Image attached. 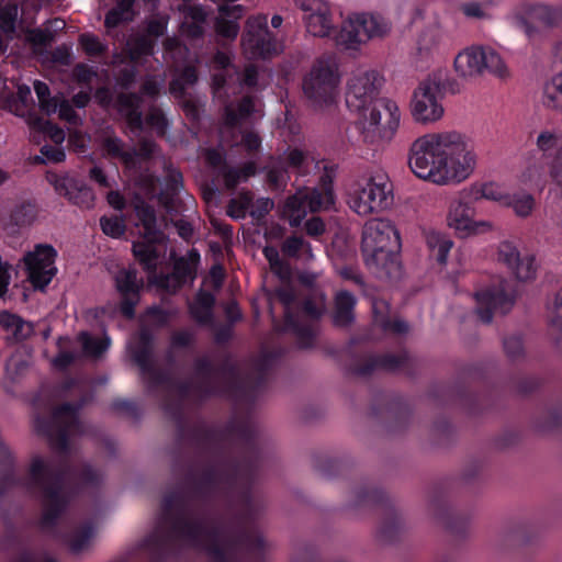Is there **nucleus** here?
I'll return each mask as SVG.
<instances>
[{"label":"nucleus","instance_id":"39448f33","mask_svg":"<svg viewBox=\"0 0 562 562\" xmlns=\"http://www.w3.org/2000/svg\"><path fill=\"white\" fill-rule=\"evenodd\" d=\"M257 468L256 459L249 458L241 462H218L199 471L191 469L184 481V488L193 497L207 496L214 493H234L243 505L241 521L251 516L249 485Z\"/></svg>","mask_w":562,"mask_h":562},{"label":"nucleus","instance_id":"2eb2a0df","mask_svg":"<svg viewBox=\"0 0 562 562\" xmlns=\"http://www.w3.org/2000/svg\"><path fill=\"white\" fill-rule=\"evenodd\" d=\"M243 44L257 58L267 59L278 54L277 44L268 29L266 15L247 19Z\"/></svg>","mask_w":562,"mask_h":562},{"label":"nucleus","instance_id":"e2e57ef3","mask_svg":"<svg viewBox=\"0 0 562 562\" xmlns=\"http://www.w3.org/2000/svg\"><path fill=\"white\" fill-rule=\"evenodd\" d=\"M533 203L535 200L530 194H525L521 198H514L508 202V204L514 206L516 214L519 216H527L531 212Z\"/></svg>","mask_w":562,"mask_h":562},{"label":"nucleus","instance_id":"aec40b11","mask_svg":"<svg viewBox=\"0 0 562 562\" xmlns=\"http://www.w3.org/2000/svg\"><path fill=\"white\" fill-rule=\"evenodd\" d=\"M140 237L143 240L133 241L132 252L143 269L150 274L157 271V261L160 257L155 245L165 244L168 238L162 231L161 237L158 235H148L146 237L145 229L140 233Z\"/></svg>","mask_w":562,"mask_h":562},{"label":"nucleus","instance_id":"bf43d9fd","mask_svg":"<svg viewBox=\"0 0 562 562\" xmlns=\"http://www.w3.org/2000/svg\"><path fill=\"white\" fill-rule=\"evenodd\" d=\"M79 42L83 48V50L89 56H98L105 52V46L101 44L97 36L90 34H81L79 37Z\"/></svg>","mask_w":562,"mask_h":562},{"label":"nucleus","instance_id":"680f3d73","mask_svg":"<svg viewBox=\"0 0 562 562\" xmlns=\"http://www.w3.org/2000/svg\"><path fill=\"white\" fill-rule=\"evenodd\" d=\"M504 349L510 361L519 360L524 356V346L519 337L506 338Z\"/></svg>","mask_w":562,"mask_h":562},{"label":"nucleus","instance_id":"5fc2aeb1","mask_svg":"<svg viewBox=\"0 0 562 562\" xmlns=\"http://www.w3.org/2000/svg\"><path fill=\"white\" fill-rule=\"evenodd\" d=\"M146 122L155 127L159 135H165L168 127V120L161 109L151 106L146 116Z\"/></svg>","mask_w":562,"mask_h":562},{"label":"nucleus","instance_id":"3c124183","mask_svg":"<svg viewBox=\"0 0 562 562\" xmlns=\"http://www.w3.org/2000/svg\"><path fill=\"white\" fill-rule=\"evenodd\" d=\"M100 224L103 233L111 237H120L125 233L126 225L122 218L119 217H101Z\"/></svg>","mask_w":562,"mask_h":562},{"label":"nucleus","instance_id":"412c9836","mask_svg":"<svg viewBox=\"0 0 562 562\" xmlns=\"http://www.w3.org/2000/svg\"><path fill=\"white\" fill-rule=\"evenodd\" d=\"M54 188L59 195L81 207H90L94 201V194L85 182L71 177H56Z\"/></svg>","mask_w":562,"mask_h":562},{"label":"nucleus","instance_id":"f03ea898","mask_svg":"<svg viewBox=\"0 0 562 562\" xmlns=\"http://www.w3.org/2000/svg\"><path fill=\"white\" fill-rule=\"evenodd\" d=\"M474 156L457 133L429 134L411 147L408 165L420 179L438 184L465 179L474 168Z\"/></svg>","mask_w":562,"mask_h":562},{"label":"nucleus","instance_id":"dca6fc26","mask_svg":"<svg viewBox=\"0 0 562 562\" xmlns=\"http://www.w3.org/2000/svg\"><path fill=\"white\" fill-rule=\"evenodd\" d=\"M166 413L175 423L178 440L182 445L206 448L217 442L222 437V434L210 429L204 423H195L191 426H187L178 407L168 404L166 406Z\"/></svg>","mask_w":562,"mask_h":562},{"label":"nucleus","instance_id":"7ed1b4c3","mask_svg":"<svg viewBox=\"0 0 562 562\" xmlns=\"http://www.w3.org/2000/svg\"><path fill=\"white\" fill-rule=\"evenodd\" d=\"M382 78L375 71H363L348 82L346 103L358 112L363 140L379 144L390 140L398 127L397 106L385 98H376Z\"/></svg>","mask_w":562,"mask_h":562},{"label":"nucleus","instance_id":"b1692460","mask_svg":"<svg viewBox=\"0 0 562 562\" xmlns=\"http://www.w3.org/2000/svg\"><path fill=\"white\" fill-rule=\"evenodd\" d=\"M279 301L284 305V323L285 327L291 329L300 339L301 344L306 347L312 340L313 333L308 326L300 324L296 317L291 313L290 307L295 301L296 296L291 286L279 288L276 291Z\"/></svg>","mask_w":562,"mask_h":562},{"label":"nucleus","instance_id":"6e6552de","mask_svg":"<svg viewBox=\"0 0 562 562\" xmlns=\"http://www.w3.org/2000/svg\"><path fill=\"white\" fill-rule=\"evenodd\" d=\"M356 505H379L382 521L379 537L385 543L400 541L406 532V525L402 514L393 506L387 495L380 490L362 487L357 491Z\"/></svg>","mask_w":562,"mask_h":562},{"label":"nucleus","instance_id":"9d476101","mask_svg":"<svg viewBox=\"0 0 562 562\" xmlns=\"http://www.w3.org/2000/svg\"><path fill=\"white\" fill-rule=\"evenodd\" d=\"M454 68L463 77L479 76L485 70L499 78H506L508 75L507 67L497 53L480 47L459 53L454 59Z\"/></svg>","mask_w":562,"mask_h":562},{"label":"nucleus","instance_id":"f704fd0d","mask_svg":"<svg viewBox=\"0 0 562 562\" xmlns=\"http://www.w3.org/2000/svg\"><path fill=\"white\" fill-rule=\"evenodd\" d=\"M20 16L21 12L16 2L9 1L4 4L0 2V31L8 34L9 38L16 37Z\"/></svg>","mask_w":562,"mask_h":562},{"label":"nucleus","instance_id":"69168bd1","mask_svg":"<svg viewBox=\"0 0 562 562\" xmlns=\"http://www.w3.org/2000/svg\"><path fill=\"white\" fill-rule=\"evenodd\" d=\"M138 146L139 148L136 150L135 158L139 157L144 160H149L158 148L156 142L147 137H142L138 140Z\"/></svg>","mask_w":562,"mask_h":562},{"label":"nucleus","instance_id":"473e14b6","mask_svg":"<svg viewBox=\"0 0 562 562\" xmlns=\"http://www.w3.org/2000/svg\"><path fill=\"white\" fill-rule=\"evenodd\" d=\"M356 301L351 293L341 291L336 296L334 324L338 327H347L353 322V307Z\"/></svg>","mask_w":562,"mask_h":562},{"label":"nucleus","instance_id":"c9c22d12","mask_svg":"<svg viewBox=\"0 0 562 562\" xmlns=\"http://www.w3.org/2000/svg\"><path fill=\"white\" fill-rule=\"evenodd\" d=\"M304 204L302 190H299L295 194L288 196L285 200L282 216L289 218V223L292 227L300 226L303 218L306 216Z\"/></svg>","mask_w":562,"mask_h":562},{"label":"nucleus","instance_id":"49530a36","mask_svg":"<svg viewBox=\"0 0 562 562\" xmlns=\"http://www.w3.org/2000/svg\"><path fill=\"white\" fill-rule=\"evenodd\" d=\"M169 18L167 15H159L156 18L147 19L144 24V34L148 35L149 38H157L164 36L167 30Z\"/></svg>","mask_w":562,"mask_h":562},{"label":"nucleus","instance_id":"0eeeda50","mask_svg":"<svg viewBox=\"0 0 562 562\" xmlns=\"http://www.w3.org/2000/svg\"><path fill=\"white\" fill-rule=\"evenodd\" d=\"M90 398L82 397L76 404L64 403L54 408L49 420L35 418V430L47 438L49 446L59 453L68 451V436L77 427V413Z\"/></svg>","mask_w":562,"mask_h":562},{"label":"nucleus","instance_id":"864d4df0","mask_svg":"<svg viewBox=\"0 0 562 562\" xmlns=\"http://www.w3.org/2000/svg\"><path fill=\"white\" fill-rule=\"evenodd\" d=\"M93 537V527L86 525L70 541L69 547L74 553H80L89 544V541Z\"/></svg>","mask_w":562,"mask_h":562},{"label":"nucleus","instance_id":"1a4fd4ad","mask_svg":"<svg viewBox=\"0 0 562 562\" xmlns=\"http://www.w3.org/2000/svg\"><path fill=\"white\" fill-rule=\"evenodd\" d=\"M154 330L148 325H140L135 341L128 346L132 361L139 368L143 375H147L153 386L170 382L168 371L154 366Z\"/></svg>","mask_w":562,"mask_h":562},{"label":"nucleus","instance_id":"a211bd4d","mask_svg":"<svg viewBox=\"0 0 562 562\" xmlns=\"http://www.w3.org/2000/svg\"><path fill=\"white\" fill-rule=\"evenodd\" d=\"M116 289L121 294L120 311L128 319L135 316V306L140 300L143 280L137 279L136 269L120 270L115 277Z\"/></svg>","mask_w":562,"mask_h":562},{"label":"nucleus","instance_id":"4be33fe9","mask_svg":"<svg viewBox=\"0 0 562 562\" xmlns=\"http://www.w3.org/2000/svg\"><path fill=\"white\" fill-rule=\"evenodd\" d=\"M541 540V528L528 520H520L509 525L504 533V546L526 547L536 546Z\"/></svg>","mask_w":562,"mask_h":562},{"label":"nucleus","instance_id":"f3484780","mask_svg":"<svg viewBox=\"0 0 562 562\" xmlns=\"http://www.w3.org/2000/svg\"><path fill=\"white\" fill-rule=\"evenodd\" d=\"M430 510L454 540L462 541L469 537V516L454 513L443 498L438 496L431 497Z\"/></svg>","mask_w":562,"mask_h":562},{"label":"nucleus","instance_id":"774afa93","mask_svg":"<svg viewBox=\"0 0 562 562\" xmlns=\"http://www.w3.org/2000/svg\"><path fill=\"white\" fill-rule=\"evenodd\" d=\"M544 94L547 105L557 108L559 105L560 98H562V82L560 85H555L554 82L546 85Z\"/></svg>","mask_w":562,"mask_h":562},{"label":"nucleus","instance_id":"603ef678","mask_svg":"<svg viewBox=\"0 0 562 562\" xmlns=\"http://www.w3.org/2000/svg\"><path fill=\"white\" fill-rule=\"evenodd\" d=\"M228 431L231 435L249 440L255 436L256 427L251 420H233L228 426Z\"/></svg>","mask_w":562,"mask_h":562},{"label":"nucleus","instance_id":"58836bf2","mask_svg":"<svg viewBox=\"0 0 562 562\" xmlns=\"http://www.w3.org/2000/svg\"><path fill=\"white\" fill-rule=\"evenodd\" d=\"M331 27V21L327 12H315L307 18L306 29L314 36H329Z\"/></svg>","mask_w":562,"mask_h":562},{"label":"nucleus","instance_id":"393cba45","mask_svg":"<svg viewBox=\"0 0 562 562\" xmlns=\"http://www.w3.org/2000/svg\"><path fill=\"white\" fill-rule=\"evenodd\" d=\"M334 40L336 46L341 49H358L361 44L367 42L361 26L356 21V14L342 22Z\"/></svg>","mask_w":562,"mask_h":562},{"label":"nucleus","instance_id":"a19ab883","mask_svg":"<svg viewBox=\"0 0 562 562\" xmlns=\"http://www.w3.org/2000/svg\"><path fill=\"white\" fill-rule=\"evenodd\" d=\"M370 199L375 212H379L386 205L387 190L385 184H378L373 179H369L367 184L361 188Z\"/></svg>","mask_w":562,"mask_h":562},{"label":"nucleus","instance_id":"c03bdc74","mask_svg":"<svg viewBox=\"0 0 562 562\" xmlns=\"http://www.w3.org/2000/svg\"><path fill=\"white\" fill-rule=\"evenodd\" d=\"M378 371H381L378 355L363 358L350 369L353 375L362 379H368Z\"/></svg>","mask_w":562,"mask_h":562},{"label":"nucleus","instance_id":"9b49d317","mask_svg":"<svg viewBox=\"0 0 562 562\" xmlns=\"http://www.w3.org/2000/svg\"><path fill=\"white\" fill-rule=\"evenodd\" d=\"M338 82L336 64L329 59H317L303 80V91L314 102L327 103L333 100Z\"/></svg>","mask_w":562,"mask_h":562},{"label":"nucleus","instance_id":"c85d7f7f","mask_svg":"<svg viewBox=\"0 0 562 562\" xmlns=\"http://www.w3.org/2000/svg\"><path fill=\"white\" fill-rule=\"evenodd\" d=\"M356 21L361 26L363 37L368 42L372 37H382L390 32V23L380 14L359 13Z\"/></svg>","mask_w":562,"mask_h":562},{"label":"nucleus","instance_id":"72a5a7b5","mask_svg":"<svg viewBox=\"0 0 562 562\" xmlns=\"http://www.w3.org/2000/svg\"><path fill=\"white\" fill-rule=\"evenodd\" d=\"M102 148L106 151V155L112 158H119L127 168L136 166L135 154L136 149L124 150V143L116 136H108L102 140Z\"/></svg>","mask_w":562,"mask_h":562},{"label":"nucleus","instance_id":"a18cd8bd","mask_svg":"<svg viewBox=\"0 0 562 562\" xmlns=\"http://www.w3.org/2000/svg\"><path fill=\"white\" fill-rule=\"evenodd\" d=\"M142 103V95L135 92H121L116 95L117 110L123 114L140 110Z\"/></svg>","mask_w":562,"mask_h":562},{"label":"nucleus","instance_id":"5701e85b","mask_svg":"<svg viewBox=\"0 0 562 562\" xmlns=\"http://www.w3.org/2000/svg\"><path fill=\"white\" fill-rule=\"evenodd\" d=\"M561 15L546 5H528L517 14L518 22L526 29V33L532 35L540 25L553 26L558 24Z\"/></svg>","mask_w":562,"mask_h":562},{"label":"nucleus","instance_id":"c756f323","mask_svg":"<svg viewBox=\"0 0 562 562\" xmlns=\"http://www.w3.org/2000/svg\"><path fill=\"white\" fill-rule=\"evenodd\" d=\"M199 81L198 69L193 65H186L179 74L169 81L168 90L176 99L187 97V89Z\"/></svg>","mask_w":562,"mask_h":562},{"label":"nucleus","instance_id":"4468645a","mask_svg":"<svg viewBox=\"0 0 562 562\" xmlns=\"http://www.w3.org/2000/svg\"><path fill=\"white\" fill-rule=\"evenodd\" d=\"M475 296L484 305L479 307L476 313L483 323L488 324L492 322L493 312L506 314L513 307L516 301V290L512 282L499 279L497 284L482 293H476Z\"/></svg>","mask_w":562,"mask_h":562},{"label":"nucleus","instance_id":"13d9d810","mask_svg":"<svg viewBox=\"0 0 562 562\" xmlns=\"http://www.w3.org/2000/svg\"><path fill=\"white\" fill-rule=\"evenodd\" d=\"M54 40V34L48 29H31L26 31V41L33 46H47Z\"/></svg>","mask_w":562,"mask_h":562},{"label":"nucleus","instance_id":"ea45409f","mask_svg":"<svg viewBox=\"0 0 562 562\" xmlns=\"http://www.w3.org/2000/svg\"><path fill=\"white\" fill-rule=\"evenodd\" d=\"M551 329L554 335L555 346L562 353V288L555 294L553 301Z\"/></svg>","mask_w":562,"mask_h":562},{"label":"nucleus","instance_id":"7c9ffc66","mask_svg":"<svg viewBox=\"0 0 562 562\" xmlns=\"http://www.w3.org/2000/svg\"><path fill=\"white\" fill-rule=\"evenodd\" d=\"M0 327L4 330H11L15 341L27 339L34 330L32 323L25 322L19 315L8 311L0 312Z\"/></svg>","mask_w":562,"mask_h":562},{"label":"nucleus","instance_id":"f257e3e1","mask_svg":"<svg viewBox=\"0 0 562 562\" xmlns=\"http://www.w3.org/2000/svg\"><path fill=\"white\" fill-rule=\"evenodd\" d=\"M218 531L213 522L195 514L183 492H172L165 496L161 515L151 541L161 548L191 547L207 551L216 562H226V554L239 548L247 551H261L266 541L257 529H245L234 538L217 544Z\"/></svg>","mask_w":562,"mask_h":562},{"label":"nucleus","instance_id":"09e8293b","mask_svg":"<svg viewBox=\"0 0 562 562\" xmlns=\"http://www.w3.org/2000/svg\"><path fill=\"white\" fill-rule=\"evenodd\" d=\"M214 26L218 35L229 40L236 38L239 32V24L222 14L215 19Z\"/></svg>","mask_w":562,"mask_h":562},{"label":"nucleus","instance_id":"cd10ccee","mask_svg":"<svg viewBox=\"0 0 562 562\" xmlns=\"http://www.w3.org/2000/svg\"><path fill=\"white\" fill-rule=\"evenodd\" d=\"M215 296L207 291L199 290L194 301L190 304V314L200 325H210L213 323V307Z\"/></svg>","mask_w":562,"mask_h":562},{"label":"nucleus","instance_id":"4c0bfd02","mask_svg":"<svg viewBox=\"0 0 562 562\" xmlns=\"http://www.w3.org/2000/svg\"><path fill=\"white\" fill-rule=\"evenodd\" d=\"M155 40L149 38L148 35L144 33H137L132 36L127 45L130 47V58L134 61L138 60L143 56H149L154 54Z\"/></svg>","mask_w":562,"mask_h":562},{"label":"nucleus","instance_id":"6e6d98bb","mask_svg":"<svg viewBox=\"0 0 562 562\" xmlns=\"http://www.w3.org/2000/svg\"><path fill=\"white\" fill-rule=\"evenodd\" d=\"M351 207L359 215H369L375 213L370 199L361 189H359L351 199Z\"/></svg>","mask_w":562,"mask_h":562},{"label":"nucleus","instance_id":"bb28decb","mask_svg":"<svg viewBox=\"0 0 562 562\" xmlns=\"http://www.w3.org/2000/svg\"><path fill=\"white\" fill-rule=\"evenodd\" d=\"M132 206L145 229V236L158 235L161 237V229L157 227V215L154 206L146 203L139 193H134Z\"/></svg>","mask_w":562,"mask_h":562},{"label":"nucleus","instance_id":"338daca9","mask_svg":"<svg viewBox=\"0 0 562 562\" xmlns=\"http://www.w3.org/2000/svg\"><path fill=\"white\" fill-rule=\"evenodd\" d=\"M550 176L562 194V146L559 148L552 161Z\"/></svg>","mask_w":562,"mask_h":562},{"label":"nucleus","instance_id":"79ce46f5","mask_svg":"<svg viewBox=\"0 0 562 562\" xmlns=\"http://www.w3.org/2000/svg\"><path fill=\"white\" fill-rule=\"evenodd\" d=\"M103 474L92 465L85 463L75 475V481L81 487H97L101 484Z\"/></svg>","mask_w":562,"mask_h":562},{"label":"nucleus","instance_id":"8fccbe9b","mask_svg":"<svg viewBox=\"0 0 562 562\" xmlns=\"http://www.w3.org/2000/svg\"><path fill=\"white\" fill-rule=\"evenodd\" d=\"M148 282L157 285L158 288L169 292L176 293L181 286L180 282L177 281L172 273L170 274H157V271L148 274Z\"/></svg>","mask_w":562,"mask_h":562},{"label":"nucleus","instance_id":"de8ad7c7","mask_svg":"<svg viewBox=\"0 0 562 562\" xmlns=\"http://www.w3.org/2000/svg\"><path fill=\"white\" fill-rule=\"evenodd\" d=\"M179 12L183 13L192 24L204 25L207 21L209 13L201 4H181L178 7Z\"/></svg>","mask_w":562,"mask_h":562},{"label":"nucleus","instance_id":"e433bc0d","mask_svg":"<svg viewBox=\"0 0 562 562\" xmlns=\"http://www.w3.org/2000/svg\"><path fill=\"white\" fill-rule=\"evenodd\" d=\"M189 259L180 257L175 260L172 274L177 281L180 282V286L187 281L188 278L193 279L195 277L194 266L199 261V254L192 249L188 254Z\"/></svg>","mask_w":562,"mask_h":562},{"label":"nucleus","instance_id":"4d7b16f0","mask_svg":"<svg viewBox=\"0 0 562 562\" xmlns=\"http://www.w3.org/2000/svg\"><path fill=\"white\" fill-rule=\"evenodd\" d=\"M351 207L359 215H369L375 213L370 199L361 189H359L351 199Z\"/></svg>","mask_w":562,"mask_h":562},{"label":"nucleus","instance_id":"0e129e2a","mask_svg":"<svg viewBox=\"0 0 562 562\" xmlns=\"http://www.w3.org/2000/svg\"><path fill=\"white\" fill-rule=\"evenodd\" d=\"M179 105L184 112L186 116L192 121L198 122L200 120V105L199 102L193 98L179 99Z\"/></svg>","mask_w":562,"mask_h":562},{"label":"nucleus","instance_id":"423d86ee","mask_svg":"<svg viewBox=\"0 0 562 562\" xmlns=\"http://www.w3.org/2000/svg\"><path fill=\"white\" fill-rule=\"evenodd\" d=\"M400 247V234L389 221L374 218L364 225L361 251L378 278L393 281L402 277Z\"/></svg>","mask_w":562,"mask_h":562},{"label":"nucleus","instance_id":"6ab92c4d","mask_svg":"<svg viewBox=\"0 0 562 562\" xmlns=\"http://www.w3.org/2000/svg\"><path fill=\"white\" fill-rule=\"evenodd\" d=\"M498 260L505 263L519 281H528L536 276L535 258L532 256L521 257L518 248L510 241L499 244Z\"/></svg>","mask_w":562,"mask_h":562},{"label":"nucleus","instance_id":"37998d69","mask_svg":"<svg viewBox=\"0 0 562 562\" xmlns=\"http://www.w3.org/2000/svg\"><path fill=\"white\" fill-rule=\"evenodd\" d=\"M252 202V194L250 191H241L238 199H231L227 205V215L232 218H243L246 215V210Z\"/></svg>","mask_w":562,"mask_h":562},{"label":"nucleus","instance_id":"2f4dec72","mask_svg":"<svg viewBox=\"0 0 562 562\" xmlns=\"http://www.w3.org/2000/svg\"><path fill=\"white\" fill-rule=\"evenodd\" d=\"M381 371L395 372L398 369H404L407 373H411L417 368V362L411 357L408 351L402 350L397 355L383 353L378 355Z\"/></svg>","mask_w":562,"mask_h":562},{"label":"nucleus","instance_id":"052dcab7","mask_svg":"<svg viewBox=\"0 0 562 562\" xmlns=\"http://www.w3.org/2000/svg\"><path fill=\"white\" fill-rule=\"evenodd\" d=\"M97 75L92 67L83 63L77 64L72 69V77L79 85H89Z\"/></svg>","mask_w":562,"mask_h":562},{"label":"nucleus","instance_id":"20e7f679","mask_svg":"<svg viewBox=\"0 0 562 562\" xmlns=\"http://www.w3.org/2000/svg\"><path fill=\"white\" fill-rule=\"evenodd\" d=\"M272 362L271 353H262L254 360L250 372L243 380H238L235 366L228 361L221 367H214L206 358H200L195 361L192 382L181 384L179 394L187 396L191 390L199 396L227 392L236 398L248 400L255 391L265 384Z\"/></svg>","mask_w":562,"mask_h":562},{"label":"nucleus","instance_id":"a878e982","mask_svg":"<svg viewBox=\"0 0 562 562\" xmlns=\"http://www.w3.org/2000/svg\"><path fill=\"white\" fill-rule=\"evenodd\" d=\"M473 215V210L468 204L459 201L449 212L448 225L459 233L461 237H464L471 231H474Z\"/></svg>","mask_w":562,"mask_h":562},{"label":"nucleus","instance_id":"f8f14e48","mask_svg":"<svg viewBox=\"0 0 562 562\" xmlns=\"http://www.w3.org/2000/svg\"><path fill=\"white\" fill-rule=\"evenodd\" d=\"M443 88L439 74L429 76L420 82L414 93L412 114L418 122H434L443 114V108L438 103V95Z\"/></svg>","mask_w":562,"mask_h":562},{"label":"nucleus","instance_id":"ddd939ff","mask_svg":"<svg viewBox=\"0 0 562 562\" xmlns=\"http://www.w3.org/2000/svg\"><path fill=\"white\" fill-rule=\"evenodd\" d=\"M56 256L54 247L46 244H38L33 251L24 255L23 262L27 271V280L35 290L44 291L56 274Z\"/></svg>","mask_w":562,"mask_h":562}]
</instances>
